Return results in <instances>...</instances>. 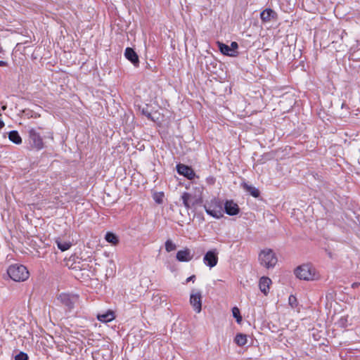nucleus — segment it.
Returning a JSON list of instances; mask_svg holds the SVG:
<instances>
[{"mask_svg": "<svg viewBox=\"0 0 360 360\" xmlns=\"http://www.w3.org/2000/svg\"><path fill=\"white\" fill-rule=\"evenodd\" d=\"M7 274L13 281L16 282L25 281L30 276L27 267L20 264L11 265L7 269Z\"/></svg>", "mask_w": 360, "mask_h": 360, "instance_id": "nucleus-1", "label": "nucleus"}, {"mask_svg": "<svg viewBox=\"0 0 360 360\" xmlns=\"http://www.w3.org/2000/svg\"><path fill=\"white\" fill-rule=\"evenodd\" d=\"M258 259L259 264L266 269L274 268L278 262L276 254L271 249L262 250L259 254Z\"/></svg>", "mask_w": 360, "mask_h": 360, "instance_id": "nucleus-2", "label": "nucleus"}, {"mask_svg": "<svg viewBox=\"0 0 360 360\" xmlns=\"http://www.w3.org/2000/svg\"><path fill=\"white\" fill-rule=\"evenodd\" d=\"M295 274L300 280L310 281L317 278L316 269L310 264H303L297 267Z\"/></svg>", "mask_w": 360, "mask_h": 360, "instance_id": "nucleus-3", "label": "nucleus"}, {"mask_svg": "<svg viewBox=\"0 0 360 360\" xmlns=\"http://www.w3.org/2000/svg\"><path fill=\"white\" fill-rule=\"evenodd\" d=\"M205 212L210 216L219 219L223 217V207L221 202L217 198L212 199L204 205Z\"/></svg>", "mask_w": 360, "mask_h": 360, "instance_id": "nucleus-4", "label": "nucleus"}, {"mask_svg": "<svg viewBox=\"0 0 360 360\" xmlns=\"http://www.w3.org/2000/svg\"><path fill=\"white\" fill-rule=\"evenodd\" d=\"M29 142L32 147L37 150H41L44 147L43 139L35 129L30 128L28 129Z\"/></svg>", "mask_w": 360, "mask_h": 360, "instance_id": "nucleus-5", "label": "nucleus"}, {"mask_svg": "<svg viewBox=\"0 0 360 360\" xmlns=\"http://www.w3.org/2000/svg\"><path fill=\"white\" fill-rule=\"evenodd\" d=\"M181 200L187 210H189L197 205H200L202 202L201 197L187 192H184L182 194Z\"/></svg>", "mask_w": 360, "mask_h": 360, "instance_id": "nucleus-6", "label": "nucleus"}, {"mask_svg": "<svg viewBox=\"0 0 360 360\" xmlns=\"http://www.w3.org/2000/svg\"><path fill=\"white\" fill-rule=\"evenodd\" d=\"M79 297L77 295L68 294V293H60L58 300L69 310L74 307L75 304L78 301Z\"/></svg>", "mask_w": 360, "mask_h": 360, "instance_id": "nucleus-7", "label": "nucleus"}, {"mask_svg": "<svg viewBox=\"0 0 360 360\" xmlns=\"http://www.w3.org/2000/svg\"><path fill=\"white\" fill-rule=\"evenodd\" d=\"M190 304L196 313H200L202 310V295L200 292L192 291L190 296Z\"/></svg>", "mask_w": 360, "mask_h": 360, "instance_id": "nucleus-8", "label": "nucleus"}, {"mask_svg": "<svg viewBox=\"0 0 360 360\" xmlns=\"http://www.w3.org/2000/svg\"><path fill=\"white\" fill-rule=\"evenodd\" d=\"M204 263L212 268L215 266L218 262V252L216 249L208 251L203 257Z\"/></svg>", "mask_w": 360, "mask_h": 360, "instance_id": "nucleus-9", "label": "nucleus"}, {"mask_svg": "<svg viewBox=\"0 0 360 360\" xmlns=\"http://www.w3.org/2000/svg\"><path fill=\"white\" fill-rule=\"evenodd\" d=\"M176 169L179 174L184 176L187 179L191 180L193 179L195 174L193 169L188 166H186L183 164H179L176 165Z\"/></svg>", "mask_w": 360, "mask_h": 360, "instance_id": "nucleus-10", "label": "nucleus"}, {"mask_svg": "<svg viewBox=\"0 0 360 360\" xmlns=\"http://www.w3.org/2000/svg\"><path fill=\"white\" fill-rule=\"evenodd\" d=\"M277 13L271 8H266L260 13V18L263 22H269L277 19Z\"/></svg>", "mask_w": 360, "mask_h": 360, "instance_id": "nucleus-11", "label": "nucleus"}, {"mask_svg": "<svg viewBox=\"0 0 360 360\" xmlns=\"http://www.w3.org/2000/svg\"><path fill=\"white\" fill-rule=\"evenodd\" d=\"M176 257L179 262H187L193 259V255L190 249L184 248L177 252Z\"/></svg>", "mask_w": 360, "mask_h": 360, "instance_id": "nucleus-12", "label": "nucleus"}, {"mask_svg": "<svg viewBox=\"0 0 360 360\" xmlns=\"http://www.w3.org/2000/svg\"><path fill=\"white\" fill-rule=\"evenodd\" d=\"M224 210L227 214L233 216L238 214L240 209L238 205L233 200H226L224 203Z\"/></svg>", "mask_w": 360, "mask_h": 360, "instance_id": "nucleus-13", "label": "nucleus"}, {"mask_svg": "<svg viewBox=\"0 0 360 360\" xmlns=\"http://www.w3.org/2000/svg\"><path fill=\"white\" fill-rule=\"evenodd\" d=\"M124 56L129 60L134 66H138L139 64V59L135 51L130 47H127L124 51Z\"/></svg>", "mask_w": 360, "mask_h": 360, "instance_id": "nucleus-14", "label": "nucleus"}, {"mask_svg": "<svg viewBox=\"0 0 360 360\" xmlns=\"http://www.w3.org/2000/svg\"><path fill=\"white\" fill-rule=\"evenodd\" d=\"M271 280L266 276H263L260 278L259 282V287L262 292L266 295L269 290V286L271 284Z\"/></svg>", "mask_w": 360, "mask_h": 360, "instance_id": "nucleus-15", "label": "nucleus"}, {"mask_svg": "<svg viewBox=\"0 0 360 360\" xmlns=\"http://www.w3.org/2000/svg\"><path fill=\"white\" fill-rule=\"evenodd\" d=\"M218 47L219 49V51L221 53L226 56H231V57H236V53L235 52H232L231 48L229 46L222 43V42H217Z\"/></svg>", "mask_w": 360, "mask_h": 360, "instance_id": "nucleus-16", "label": "nucleus"}, {"mask_svg": "<svg viewBox=\"0 0 360 360\" xmlns=\"http://www.w3.org/2000/svg\"><path fill=\"white\" fill-rule=\"evenodd\" d=\"M97 319L101 322L107 323L112 321L115 319V315L113 311H108L104 314H98L97 315Z\"/></svg>", "mask_w": 360, "mask_h": 360, "instance_id": "nucleus-17", "label": "nucleus"}, {"mask_svg": "<svg viewBox=\"0 0 360 360\" xmlns=\"http://www.w3.org/2000/svg\"><path fill=\"white\" fill-rule=\"evenodd\" d=\"M243 187L247 192L250 193V194L251 195H252L253 197H255V198L259 197V191L257 188H256L255 187L248 185L246 183L243 184Z\"/></svg>", "mask_w": 360, "mask_h": 360, "instance_id": "nucleus-18", "label": "nucleus"}, {"mask_svg": "<svg viewBox=\"0 0 360 360\" xmlns=\"http://www.w3.org/2000/svg\"><path fill=\"white\" fill-rule=\"evenodd\" d=\"M8 139L11 141L15 144H20L22 143V139L19 133L15 130L9 132Z\"/></svg>", "mask_w": 360, "mask_h": 360, "instance_id": "nucleus-19", "label": "nucleus"}, {"mask_svg": "<svg viewBox=\"0 0 360 360\" xmlns=\"http://www.w3.org/2000/svg\"><path fill=\"white\" fill-rule=\"evenodd\" d=\"M234 341L238 346H244L248 342L247 335L243 333H238L235 337Z\"/></svg>", "mask_w": 360, "mask_h": 360, "instance_id": "nucleus-20", "label": "nucleus"}, {"mask_svg": "<svg viewBox=\"0 0 360 360\" xmlns=\"http://www.w3.org/2000/svg\"><path fill=\"white\" fill-rule=\"evenodd\" d=\"M105 238L108 243H110L112 245H116L119 242L117 236L111 232H108L105 235Z\"/></svg>", "mask_w": 360, "mask_h": 360, "instance_id": "nucleus-21", "label": "nucleus"}, {"mask_svg": "<svg viewBox=\"0 0 360 360\" xmlns=\"http://www.w3.org/2000/svg\"><path fill=\"white\" fill-rule=\"evenodd\" d=\"M233 316L236 319L238 323H240L242 321V316L240 313V310L237 307H234L232 309Z\"/></svg>", "mask_w": 360, "mask_h": 360, "instance_id": "nucleus-22", "label": "nucleus"}, {"mask_svg": "<svg viewBox=\"0 0 360 360\" xmlns=\"http://www.w3.org/2000/svg\"><path fill=\"white\" fill-rule=\"evenodd\" d=\"M56 243H57L58 248L61 251H65V250H68L71 245L70 243H67V242H61V241L57 240Z\"/></svg>", "mask_w": 360, "mask_h": 360, "instance_id": "nucleus-23", "label": "nucleus"}, {"mask_svg": "<svg viewBox=\"0 0 360 360\" xmlns=\"http://www.w3.org/2000/svg\"><path fill=\"white\" fill-rule=\"evenodd\" d=\"M176 245L171 240H167L165 242V250L167 252H172V251L176 250Z\"/></svg>", "mask_w": 360, "mask_h": 360, "instance_id": "nucleus-24", "label": "nucleus"}, {"mask_svg": "<svg viewBox=\"0 0 360 360\" xmlns=\"http://www.w3.org/2000/svg\"><path fill=\"white\" fill-rule=\"evenodd\" d=\"M15 360H28V355L23 352H20L15 356Z\"/></svg>", "mask_w": 360, "mask_h": 360, "instance_id": "nucleus-25", "label": "nucleus"}, {"mask_svg": "<svg viewBox=\"0 0 360 360\" xmlns=\"http://www.w3.org/2000/svg\"><path fill=\"white\" fill-rule=\"evenodd\" d=\"M232 52H235L236 53V56H238V51L237 49L238 48V44L236 41H232L230 46Z\"/></svg>", "mask_w": 360, "mask_h": 360, "instance_id": "nucleus-26", "label": "nucleus"}, {"mask_svg": "<svg viewBox=\"0 0 360 360\" xmlns=\"http://www.w3.org/2000/svg\"><path fill=\"white\" fill-rule=\"evenodd\" d=\"M141 114L145 115L146 117H147L148 119H152L151 118V114L148 112L147 108H143L141 110Z\"/></svg>", "mask_w": 360, "mask_h": 360, "instance_id": "nucleus-27", "label": "nucleus"}, {"mask_svg": "<svg viewBox=\"0 0 360 360\" xmlns=\"http://www.w3.org/2000/svg\"><path fill=\"white\" fill-rule=\"evenodd\" d=\"M297 300H296V297L293 295H290L289 297V304L292 306V307H294L295 305V302H296Z\"/></svg>", "mask_w": 360, "mask_h": 360, "instance_id": "nucleus-28", "label": "nucleus"}, {"mask_svg": "<svg viewBox=\"0 0 360 360\" xmlns=\"http://www.w3.org/2000/svg\"><path fill=\"white\" fill-rule=\"evenodd\" d=\"M162 196L163 195H156L155 198H154V200L155 201L158 203V204H161L162 202Z\"/></svg>", "mask_w": 360, "mask_h": 360, "instance_id": "nucleus-29", "label": "nucleus"}, {"mask_svg": "<svg viewBox=\"0 0 360 360\" xmlns=\"http://www.w3.org/2000/svg\"><path fill=\"white\" fill-rule=\"evenodd\" d=\"M195 279V276L194 275H193V276H191L188 277V278L186 279V282H189V281H193V282H194Z\"/></svg>", "mask_w": 360, "mask_h": 360, "instance_id": "nucleus-30", "label": "nucleus"}, {"mask_svg": "<svg viewBox=\"0 0 360 360\" xmlns=\"http://www.w3.org/2000/svg\"><path fill=\"white\" fill-rule=\"evenodd\" d=\"M359 285H360V283H354L352 285V287L353 288H355L358 287Z\"/></svg>", "mask_w": 360, "mask_h": 360, "instance_id": "nucleus-31", "label": "nucleus"}, {"mask_svg": "<svg viewBox=\"0 0 360 360\" xmlns=\"http://www.w3.org/2000/svg\"><path fill=\"white\" fill-rule=\"evenodd\" d=\"M7 64L6 62L4 60H0V66H5Z\"/></svg>", "mask_w": 360, "mask_h": 360, "instance_id": "nucleus-32", "label": "nucleus"}, {"mask_svg": "<svg viewBox=\"0 0 360 360\" xmlns=\"http://www.w3.org/2000/svg\"><path fill=\"white\" fill-rule=\"evenodd\" d=\"M4 127V122L0 120V129Z\"/></svg>", "mask_w": 360, "mask_h": 360, "instance_id": "nucleus-33", "label": "nucleus"}, {"mask_svg": "<svg viewBox=\"0 0 360 360\" xmlns=\"http://www.w3.org/2000/svg\"><path fill=\"white\" fill-rule=\"evenodd\" d=\"M6 106H3V108H3L4 110H5V109H6Z\"/></svg>", "mask_w": 360, "mask_h": 360, "instance_id": "nucleus-34", "label": "nucleus"}]
</instances>
